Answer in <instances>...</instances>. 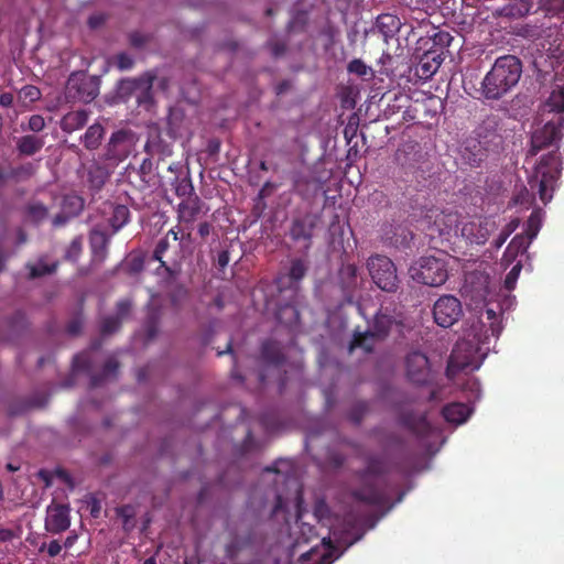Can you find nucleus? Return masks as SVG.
I'll return each instance as SVG.
<instances>
[{
  "label": "nucleus",
  "instance_id": "obj_1",
  "mask_svg": "<svg viewBox=\"0 0 564 564\" xmlns=\"http://www.w3.org/2000/svg\"><path fill=\"white\" fill-rule=\"evenodd\" d=\"M522 75V63L514 55L499 56L481 82L480 93L486 100H499L510 93Z\"/></svg>",
  "mask_w": 564,
  "mask_h": 564
},
{
  "label": "nucleus",
  "instance_id": "obj_2",
  "mask_svg": "<svg viewBox=\"0 0 564 564\" xmlns=\"http://www.w3.org/2000/svg\"><path fill=\"white\" fill-rule=\"evenodd\" d=\"M562 172L561 153L555 149L541 156L534 166V173L529 178V185L538 191L540 199L546 204L553 197L555 183Z\"/></svg>",
  "mask_w": 564,
  "mask_h": 564
},
{
  "label": "nucleus",
  "instance_id": "obj_3",
  "mask_svg": "<svg viewBox=\"0 0 564 564\" xmlns=\"http://www.w3.org/2000/svg\"><path fill=\"white\" fill-rule=\"evenodd\" d=\"M388 473V464L382 457L376 455L368 456L366 459V468L360 473L362 484L359 488L352 490V498L359 502L370 506L386 505L388 502V498L384 491L369 482L367 477L382 476Z\"/></svg>",
  "mask_w": 564,
  "mask_h": 564
},
{
  "label": "nucleus",
  "instance_id": "obj_4",
  "mask_svg": "<svg viewBox=\"0 0 564 564\" xmlns=\"http://www.w3.org/2000/svg\"><path fill=\"white\" fill-rule=\"evenodd\" d=\"M321 223L322 216L318 213H297L291 219L289 237L294 243L301 245L303 251L307 252L312 248L314 232Z\"/></svg>",
  "mask_w": 564,
  "mask_h": 564
},
{
  "label": "nucleus",
  "instance_id": "obj_5",
  "mask_svg": "<svg viewBox=\"0 0 564 564\" xmlns=\"http://www.w3.org/2000/svg\"><path fill=\"white\" fill-rule=\"evenodd\" d=\"M367 268L373 283L384 292H397L399 279L392 260L386 256L376 254L368 259Z\"/></svg>",
  "mask_w": 564,
  "mask_h": 564
},
{
  "label": "nucleus",
  "instance_id": "obj_6",
  "mask_svg": "<svg viewBox=\"0 0 564 564\" xmlns=\"http://www.w3.org/2000/svg\"><path fill=\"white\" fill-rule=\"evenodd\" d=\"M135 144V135L132 131L120 129L111 133L104 148L101 159L106 162L118 164L126 160Z\"/></svg>",
  "mask_w": 564,
  "mask_h": 564
},
{
  "label": "nucleus",
  "instance_id": "obj_7",
  "mask_svg": "<svg viewBox=\"0 0 564 564\" xmlns=\"http://www.w3.org/2000/svg\"><path fill=\"white\" fill-rule=\"evenodd\" d=\"M562 128H564V116L549 120L541 129L535 130L531 137L528 156H535L540 151L557 143L562 139Z\"/></svg>",
  "mask_w": 564,
  "mask_h": 564
},
{
  "label": "nucleus",
  "instance_id": "obj_8",
  "mask_svg": "<svg viewBox=\"0 0 564 564\" xmlns=\"http://www.w3.org/2000/svg\"><path fill=\"white\" fill-rule=\"evenodd\" d=\"M69 97L83 102H90L99 94V80L96 76L85 73H73L66 85Z\"/></svg>",
  "mask_w": 564,
  "mask_h": 564
},
{
  "label": "nucleus",
  "instance_id": "obj_9",
  "mask_svg": "<svg viewBox=\"0 0 564 564\" xmlns=\"http://www.w3.org/2000/svg\"><path fill=\"white\" fill-rule=\"evenodd\" d=\"M413 276L425 285L440 286L446 282L448 273L444 260L435 257H424L421 259L420 268Z\"/></svg>",
  "mask_w": 564,
  "mask_h": 564
},
{
  "label": "nucleus",
  "instance_id": "obj_10",
  "mask_svg": "<svg viewBox=\"0 0 564 564\" xmlns=\"http://www.w3.org/2000/svg\"><path fill=\"white\" fill-rule=\"evenodd\" d=\"M462 315V303L454 295H443L434 303L433 317L435 323L441 327H451Z\"/></svg>",
  "mask_w": 564,
  "mask_h": 564
},
{
  "label": "nucleus",
  "instance_id": "obj_11",
  "mask_svg": "<svg viewBox=\"0 0 564 564\" xmlns=\"http://www.w3.org/2000/svg\"><path fill=\"white\" fill-rule=\"evenodd\" d=\"M405 372L408 379L415 384H425L430 380V361L425 354L414 350L405 357Z\"/></svg>",
  "mask_w": 564,
  "mask_h": 564
},
{
  "label": "nucleus",
  "instance_id": "obj_12",
  "mask_svg": "<svg viewBox=\"0 0 564 564\" xmlns=\"http://www.w3.org/2000/svg\"><path fill=\"white\" fill-rule=\"evenodd\" d=\"M70 525L69 508L65 505H54L47 508L45 529L50 533L58 534Z\"/></svg>",
  "mask_w": 564,
  "mask_h": 564
},
{
  "label": "nucleus",
  "instance_id": "obj_13",
  "mask_svg": "<svg viewBox=\"0 0 564 564\" xmlns=\"http://www.w3.org/2000/svg\"><path fill=\"white\" fill-rule=\"evenodd\" d=\"M467 343L455 346L448 360L447 371H475L479 368V362L473 356L464 354L467 351Z\"/></svg>",
  "mask_w": 564,
  "mask_h": 564
},
{
  "label": "nucleus",
  "instance_id": "obj_14",
  "mask_svg": "<svg viewBox=\"0 0 564 564\" xmlns=\"http://www.w3.org/2000/svg\"><path fill=\"white\" fill-rule=\"evenodd\" d=\"M399 424L419 437L429 436L432 432V425L426 415L414 411H402L399 414Z\"/></svg>",
  "mask_w": 564,
  "mask_h": 564
},
{
  "label": "nucleus",
  "instance_id": "obj_15",
  "mask_svg": "<svg viewBox=\"0 0 564 564\" xmlns=\"http://www.w3.org/2000/svg\"><path fill=\"white\" fill-rule=\"evenodd\" d=\"M253 544V533L250 530L230 532L229 540L225 545V556L229 561H235L239 554Z\"/></svg>",
  "mask_w": 564,
  "mask_h": 564
},
{
  "label": "nucleus",
  "instance_id": "obj_16",
  "mask_svg": "<svg viewBox=\"0 0 564 564\" xmlns=\"http://www.w3.org/2000/svg\"><path fill=\"white\" fill-rule=\"evenodd\" d=\"M495 227V221L489 218H485L479 223L469 221L464 224L462 235L470 242L485 245Z\"/></svg>",
  "mask_w": 564,
  "mask_h": 564
},
{
  "label": "nucleus",
  "instance_id": "obj_17",
  "mask_svg": "<svg viewBox=\"0 0 564 564\" xmlns=\"http://www.w3.org/2000/svg\"><path fill=\"white\" fill-rule=\"evenodd\" d=\"M443 61L444 53L442 51L429 48L421 56L415 73L420 78L429 79L437 72Z\"/></svg>",
  "mask_w": 564,
  "mask_h": 564
},
{
  "label": "nucleus",
  "instance_id": "obj_18",
  "mask_svg": "<svg viewBox=\"0 0 564 564\" xmlns=\"http://www.w3.org/2000/svg\"><path fill=\"white\" fill-rule=\"evenodd\" d=\"M400 322L393 316L388 308H380L369 324V328L381 339L386 340L392 328L399 326Z\"/></svg>",
  "mask_w": 564,
  "mask_h": 564
},
{
  "label": "nucleus",
  "instance_id": "obj_19",
  "mask_svg": "<svg viewBox=\"0 0 564 564\" xmlns=\"http://www.w3.org/2000/svg\"><path fill=\"white\" fill-rule=\"evenodd\" d=\"M339 283L347 302L351 303L354 292L359 288L358 269L352 263L343 264L339 269Z\"/></svg>",
  "mask_w": 564,
  "mask_h": 564
},
{
  "label": "nucleus",
  "instance_id": "obj_20",
  "mask_svg": "<svg viewBox=\"0 0 564 564\" xmlns=\"http://www.w3.org/2000/svg\"><path fill=\"white\" fill-rule=\"evenodd\" d=\"M59 267V261L52 259L47 254L40 256L35 261L29 262L26 268L29 269V276L31 279H39L45 275L54 274Z\"/></svg>",
  "mask_w": 564,
  "mask_h": 564
},
{
  "label": "nucleus",
  "instance_id": "obj_21",
  "mask_svg": "<svg viewBox=\"0 0 564 564\" xmlns=\"http://www.w3.org/2000/svg\"><path fill=\"white\" fill-rule=\"evenodd\" d=\"M382 341L383 340H381L369 327L365 332L356 329L349 343V350L354 351L360 349L364 352L369 354L372 352L375 347Z\"/></svg>",
  "mask_w": 564,
  "mask_h": 564
},
{
  "label": "nucleus",
  "instance_id": "obj_22",
  "mask_svg": "<svg viewBox=\"0 0 564 564\" xmlns=\"http://www.w3.org/2000/svg\"><path fill=\"white\" fill-rule=\"evenodd\" d=\"M44 144V137L34 133L24 134L15 139V149L20 156H33L43 149Z\"/></svg>",
  "mask_w": 564,
  "mask_h": 564
},
{
  "label": "nucleus",
  "instance_id": "obj_23",
  "mask_svg": "<svg viewBox=\"0 0 564 564\" xmlns=\"http://www.w3.org/2000/svg\"><path fill=\"white\" fill-rule=\"evenodd\" d=\"M90 249L95 261L102 262L108 256L110 236L102 230H93L89 237Z\"/></svg>",
  "mask_w": 564,
  "mask_h": 564
},
{
  "label": "nucleus",
  "instance_id": "obj_24",
  "mask_svg": "<svg viewBox=\"0 0 564 564\" xmlns=\"http://www.w3.org/2000/svg\"><path fill=\"white\" fill-rule=\"evenodd\" d=\"M261 358L265 364L278 367L284 364L285 354L279 341L267 339L261 345Z\"/></svg>",
  "mask_w": 564,
  "mask_h": 564
},
{
  "label": "nucleus",
  "instance_id": "obj_25",
  "mask_svg": "<svg viewBox=\"0 0 564 564\" xmlns=\"http://www.w3.org/2000/svg\"><path fill=\"white\" fill-rule=\"evenodd\" d=\"M88 118L89 112L85 109L69 111L62 117L59 127L63 132L72 133L84 128L88 122Z\"/></svg>",
  "mask_w": 564,
  "mask_h": 564
},
{
  "label": "nucleus",
  "instance_id": "obj_26",
  "mask_svg": "<svg viewBox=\"0 0 564 564\" xmlns=\"http://www.w3.org/2000/svg\"><path fill=\"white\" fill-rule=\"evenodd\" d=\"M155 78V73L147 72L138 78L122 80V89H127L130 91L140 90L142 93V96H139L138 99H141L142 97L150 95Z\"/></svg>",
  "mask_w": 564,
  "mask_h": 564
},
{
  "label": "nucleus",
  "instance_id": "obj_27",
  "mask_svg": "<svg viewBox=\"0 0 564 564\" xmlns=\"http://www.w3.org/2000/svg\"><path fill=\"white\" fill-rule=\"evenodd\" d=\"M105 134L106 128L101 123L95 122L86 129L80 141L86 150L95 151L101 145Z\"/></svg>",
  "mask_w": 564,
  "mask_h": 564
},
{
  "label": "nucleus",
  "instance_id": "obj_28",
  "mask_svg": "<svg viewBox=\"0 0 564 564\" xmlns=\"http://www.w3.org/2000/svg\"><path fill=\"white\" fill-rule=\"evenodd\" d=\"M430 218L434 217V226L437 231L442 234H448L454 227H457L458 224V215L453 212L445 210H430Z\"/></svg>",
  "mask_w": 564,
  "mask_h": 564
},
{
  "label": "nucleus",
  "instance_id": "obj_29",
  "mask_svg": "<svg viewBox=\"0 0 564 564\" xmlns=\"http://www.w3.org/2000/svg\"><path fill=\"white\" fill-rule=\"evenodd\" d=\"M471 413L469 406L465 403L454 402L445 405L442 410L444 419L454 424H463Z\"/></svg>",
  "mask_w": 564,
  "mask_h": 564
},
{
  "label": "nucleus",
  "instance_id": "obj_30",
  "mask_svg": "<svg viewBox=\"0 0 564 564\" xmlns=\"http://www.w3.org/2000/svg\"><path fill=\"white\" fill-rule=\"evenodd\" d=\"M110 176L109 170L99 162H93L87 169V182L89 187L99 191Z\"/></svg>",
  "mask_w": 564,
  "mask_h": 564
},
{
  "label": "nucleus",
  "instance_id": "obj_31",
  "mask_svg": "<svg viewBox=\"0 0 564 564\" xmlns=\"http://www.w3.org/2000/svg\"><path fill=\"white\" fill-rule=\"evenodd\" d=\"M464 162L470 166H479L486 159V153L477 140L467 141L462 151Z\"/></svg>",
  "mask_w": 564,
  "mask_h": 564
},
{
  "label": "nucleus",
  "instance_id": "obj_32",
  "mask_svg": "<svg viewBox=\"0 0 564 564\" xmlns=\"http://www.w3.org/2000/svg\"><path fill=\"white\" fill-rule=\"evenodd\" d=\"M531 242L532 240L527 238L524 235H516L508 245L503 253L502 260L507 264L512 263L519 254H523L527 252Z\"/></svg>",
  "mask_w": 564,
  "mask_h": 564
},
{
  "label": "nucleus",
  "instance_id": "obj_33",
  "mask_svg": "<svg viewBox=\"0 0 564 564\" xmlns=\"http://www.w3.org/2000/svg\"><path fill=\"white\" fill-rule=\"evenodd\" d=\"M203 202L198 196L183 200L178 205V218L184 223H193L202 213Z\"/></svg>",
  "mask_w": 564,
  "mask_h": 564
},
{
  "label": "nucleus",
  "instance_id": "obj_34",
  "mask_svg": "<svg viewBox=\"0 0 564 564\" xmlns=\"http://www.w3.org/2000/svg\"><path fill=\"white\" fill-rule=\"evenodd\" d=\"M161 318V307L154 305L151 301L147 305V318L144 322L147 341L154 339L159 332V323Z\"/></svg>",
  "mask_w": 564,
  "mask_h": 564
},
{
  "label": "nucleus",
  "instance_id": "obj_35",
  "mask_svg": "<svg viewBox=\"0 0 564 564\" xmlns=\"http://www.w3.org/2000/svg\"><path fill=\"white\" fill-rule=\"evenodd\" d=\"M26 221L34 225L43 223L48 216V208L41 202H29L23 208Z\"/></svg>",
  "mask_w": 564,
  "mask_h": 564
},
{
  "label": "nucleus",
  "instance_id": "obj_36",
  "mask_svg": "<svg viewBox=\"0 0 564 564\" xmlns=\"http://www.w3.org/2000/svg\"><path fill=\"white\" fill-rule=\"evenodd\" d=\"M417 148L416 143L402 144L395 152V162L405 169L413 167L417 161L414 158L419 153Z\"/></svg>",
  "mask_w": 564,
  "mask_h": 564
},
{
  "label": "nucleus",
  "instance_id": "obj_37",
  "mask_svg": "<svg viewBox=\"0 0 564 564\" xmlns=\"http://www.w3.org/2000/svg\"><path fill=\"white\" fill-rule=\"evenodd\" d=\"M542 112H554L557 117L564 116V89L560 88L552 90L542 107Z\"/></svg>",
  "mask_w": 564,
  "mask_h": 564
},
{
  "label": "nucleus",
  "instance_id": "obj_38",
  "mask_svg": "<svg viewBox=\"0 0 564 564\" xmlns=\"http://www.w3.org/2000/svg\"><path fill=\"white\" fill-rule=\"evenodd\" d=\"M118 368L119 362L113 358H109L105 362L100 373H93L90 376V388H97L101 386L106 379L110 377H116Z\"/></svg>",
  "mask_w": 564,
  "mask_h": 564
},
{
  "label": "nucleus",
  "instance_id": "obj_39",
  "mask_svg": "<svg viewBox=\"0 0 564 564\" xmlns=\"http://www.w3.org/2000/svg\"><path fill=\"white\" fill-rule=\"evenodd\" d=\"M377 26L386 37H389L399 31L401 22L397 15L386 13L377 18Z\"/></svg>",
  "mask_w": 564,
  "mask_h": 564
},
{
  "label": "nucleus",
  "instance_id": "obj_40",
  "mask_svg": "<svg viewBox=\"0 0 564 564\" xmlns=\"http://www.w3.org/2000/svg\"><path fill=\"white\" fill-rule=\"evenodd\" d=\"M130 210L126 205H116L112 207V213L109 218V225L112 228V232H118L130 221Z\"/></svg>",
  "mask_w": 564,
  "mask_h": 564
},
{
  "label": "nucleus",
  "instance_id": "obj_41",
  "mask_svg": "<svg viewBox=\"0 0 564 564\" xmlns=\"http://www.w3.org/2000/svg\"><path fill=\"white\" fill-rule=\"evenodd\" d=\"M170 246L171 239H169V237L161 238L154 248L152 257L154 260L160 262V268H163L170 276H174L176 274L175 270H173L172 267L167 265L166 262L163 260V257L167 249L170 248Z\"/></svg>",
  "mask_w": 564,
  "mask_h": 564
},
{
  "label": "nucleus",
  "instance_id": "obj_42",
  "mask_svg": "<svg viewBox=\"0 0 564 564\" xmlns=\"http://www.w3.org/2000/svg\"><path fill=\"white\" fill-rule=\"evenodd\" d=\"M142 187H150L155 184L156 175L154 173L153 163L150 158H144L137 171Z\"/></svg>",
  "mask_w": 564,
  "mask_h": 564
},
{
  "label": "nucleus",
  "instance_id": "obj_43",
  "mask_svg": "<svg viewBox=\"0 0 564 564\" xmlns=\"http://www.w3.org/2000/svg\"><path fill=\"white\" fill-rule=\"evenodd\" d=\"M347 70L350 74H355L362 79L370 80L375 77V72L371 67L360 58L351 59L347 65Z\"/></svg>",
  "mask_w": 564,
  "mask_h": 564
},
{
  "label": "nucleus",
  "instance_id": "obj_44",
  "mask_svg": "<svg viewBox=\"0 0 564 564\" xmlns=\"http://www.w3.org/2000/svg\"><path fill=\"white\" fill-rule=\"evenodd\" d=\"M62 209L74 218L83 212L84 199L77 195H67L63 199Z\"/></svg>",
  "mask_w": 564,
  "mask_h": 564
},
{
  "label": "nucleus",
  "instance_id": "obj_45",
  "mask_svg": "<svg viewBox=\"0 0 564 564\" xmlns=\"http://www.w3.org/2000/svg\"><path fill=\"white\" fill-rule=\"evenodd\" d=\"M541 225L542 218L540 212L533 210L527 220L525 230L523 235L530 240H533L538 236L541 229Z\"/></svg>",
  "mask_w": 564,
  "mask_h": 564
},
{
  "label": "nucleus",
  "instance_id": "obj_46",
  "mask_svg": "<svg viewBox=\"0 0 564 564\" xmlns=\"http://www.w3.org/2000/svg\"><path fill=\"white\" fill-rule=\"evenodd\" d=\"M432 46L430 48L442 51L445 54L446 47H448L453 41V36L449 32L438 30L431 37Z\"/></svg>",
  "mask_w": 564,
  "mask_h": 564
},
{
  "label": "nucleus",
  "instance_id": "obj_47",
  "mask_svg": "<svg viewBox=\"0 0 564 564\" xmlns=\"http://www.w3.org/2000/svg\"><path fill=\"white\" fill-rule=\"evenodd\" d=\"M306 272H307V264L303 259L291 260L289 278L293 282L301 281L306 275Z\"/></svg>",
  "mask_w": 564,
  "mask_h": 564
},
{
  "label": "nucleus",
  "instance_id": "obj_48",
  "mask_svg": "<svg viewBox=\"0 0 564 564\" xmlns=\"http://www.w3.org/2000/svg\"><path fill=\"white\" fill-rule=\"evenodd\" d=\"M520 219L514 218L511 219L500 231L498 237L494 241V246L496 249H499L502 247V245L507 241V239L510 237V235L519 227Z\"/></svg>",
  "mask_w": 564,
  "mask_h": 564
},
{
  "label": "nucleus",
  "instance_id": "obj_49",
  "mask_svg": "<svg viewBox=\"0 0 564 564\" xmlns=\"http://www.w3.org/2000/svg\"><path fill=\"white\" fill-rule=\"evenodd\" d=\"M368 403L365 402V401H358L356 402L351 409L349 410V413H348V419L354 423V424H360L361 421L364 420L366 413L368 412Z\"/></svg>",
  "mask_w": 564,
  "mask_h": 564
},
{
  "label": "nucleus",
  "instance_id": "obj_50",
  "mask_svg": "<svg viewBox=\"0 0 564 564\" xmlns=\"http://www.w3.org/2000/svg\"><path fill=\"white\" fill-rule=\"evenodd\" d=\"M83 252V238L75 237L65 252V259L70 262H76Z\"/></svg>",
  "mask_w": 564,
  "mask_h": 564
},
{
  "label": "nucleus",
  "instance_id": "obj_51",
  "mask_svg": "<svg viewBox=\"0 0 564 564\" xmlns=\"http://www.w3.org/2000/svg\"><path fill=\"white\" fill-rule=\"evenodd\" d=\"M121 321L116 316H107L102 319L100 332L104 336L111 335L120 329Z\"/></svg>",
  "mask_w": 564,
  "mask_h": 564
},
{
  "label": "nucleus",
  "instance_id": "obj_52",
  "mask_svg": "<svg viewBox=\"0 0 564 564\" xmlns=\"http://www.w3.org/2000/svg\"><path fill=\"white\" fill-rule=\"evenodd\" d=\"M175 194L178 197H187L188 199L194 194V186L189 177L178 180L175 186Z\"/></svg>",
  "mask_w": 564,
  "mask_h": 564
},
{
  "label": "nucleus",
  "instance_id": "obj_53",
  "mask_svg": "<svg viewBox=\"0 0 564 564\" xmlns=\"http://www.w3.org/2000/svg\"><path fill=\"white\" fill-rule=\"evenodd\" d=\"M35 172V165L33 163H25L20 166L10 170V176L15 180L29 178Z\"/></svg>",
  "mask_w": 564,
  "mask_h": 564
},
{
  "label": "nucleus",
  "instance_id": "obj_54",
  "mask_svg": "<svg viewBox=\"0 0 564 564\" xmlns=\"http://www.w3.org/2000/svg\"><path fill=\"white\" fill-rule=\"evenodd\" d=\"M22 533V529L20 525L15 528H4L0 525V542H11L15 539H20Z\"/></svg>",
  "mask_w": 564,
  "mask_h": 564
},
{
  "label": "nucleus",
  "instance_id": "obj_55",
  "mask_svg": "<svg viewBox=\"0 0 564 564\" xmlns=\"http://www.w3.org/2000/svg\"><path fill=\"white\" fill-rule=\"evenodd\" d=\"M91 367L89 355L86 352L78 354L73 359L74 371H88Z\"/></svg>",
  "mask_w": 564,
  "mask_h": 564
},
{
  "label": "nucleus",
  "instance_id": "obj_56",
  "mask_svg": "<svg viewBox=\"0 0 564 564\" xmlns=\"http://www.w3.org/2000/svg\"><path fill=\"white\" fill-rule=\"evenodd\" d=\"M522 264L518 262L512 267V269L508 272L505 279V286L507 290L511 291L514 289L516 283L518 281L519 274L521 272Z\"/></svg>",
  "mask_w": 564,
  "mask_h": 564
},
{
  "label": "nucleus",
  "instance_id": "obj_57",
  "mask_svg": "<svg viewBox=\"0 0 564 564\" xmlns=\"http://www.w3.org/2000/svg\"><path fill=\"white\" fill-rule=\"evenodd\" d=\"M44 128H45V120H44V118L41 115H32L29 118L28 127L24 128L22 126L23 130H29V131H32L34 133H39V132L43 131Z\"/></svg>",
  "mask_w": 564,
  "mask_h": 564
},
{
  "label": "nucleus",
  "instance_id": "obj_58",
  "mask_svg": "<svg viewBox=\"0 0 564 564\" xmlns=\"http://www.w3.org/2000/svg\"><path fill=\"white\" fill-rule=\"evenodd\" d=\"M307 23V13L300 12L295 17L290 20L288 23V29L291 32L303 30L305 24Z\"/></svg>",
  "mask_w": 564,
  "mask_h": 564
},
{
  "label": "nucleus",
  "instance_id": "obj_59",
  "mask_svg": "<svg viewBox=\"0 0 564 564\" xmlns=\"http://www.w3.org/2000/svg\"><path fill=\"white\" fill-rule=\"evenodd\" d=\"M131 301L130 300H120L118 303H117V306H116V317H119L120 321L122 322L123 318H126L129 313H130V310H131Z\"/></svg>",
  "mask_w": 564,
  "mask_h": 564
},
{
  "label": "nucleus",
  "instance_id": "obj_60",
  "mask_svg": "<svg viewBox=\"0 0 564 564\" xmlns=\"http://www.w3.org/2000/svg\"><path fill=\"white\" fill-rule=\"evenodd\" d=\"M144 268V260L142 257L137 256L129 260L127 263V271L130 274L140 273Z\"/></svg>",
  "mask_w": 564,
  "mask_h": 564
},
{
  "label": "nucleus",
  "instance_id": "obj_61",
  "mask_svg": "<svg viewBox=\"0 0 564 564\" xmlns=\"http://www.w3.org/2000/svg\"><path fill=\"white\" fill-rule=\"evenodd\" d=\"M116 61H117V67L120 70L130 69V68H132V66L134 64L133 58L130 55H128L127 53H119L116 56Z\"/></svg>",
  "mask_w": 564,
  "mask_h": 564
},
{
  "label": "nucleus",
  "instance_id": "obj_62",
  "mask_svg": "<svg viewBox=\"0 0 564 564\" xmlns=\"http://www.w3.org/2000/svg\"><path fill=\"white\" fill-rule=\"evenodd\" d=\"M21 94L30 101H36L41 98V91L36 86L26 85L21 89Z\"/></svg>",
  "mask_w": 564,
  "mask_h": 564
},
{
  "label": "nucleus",
  "instance_id": "obj_63",
  "mask_svg": "<svg viewBox=\"0 0 564 564\" xmlns=\"http://www.w3.org/2000/svg\"><path fill=\"white\" fill-rule=\"evenodd\" d=\"M270 50H271V54L274 56V57H279V56H282L285 51H286V44L284 42H280V41H270L268 43Z\"/></svg>",
  "mask_w": 564,
  "mask_h": 564
},
{
  "label": "nucleus",
  "instance_id": "obj_64",
  "mask_svg": "<svg viewBox=\"0 0 564 564\" xmlns=\"http://www.w3.org/2000/svg\"><path fill=\"white\" fill-rule=\"evenodd\" d=\"M129 40L134 47H141L148 42V37L139 32L131 33Z\"/></svg>",
  "mask_w": 564,
  "mask_h": 564
}]
</instances>
